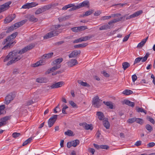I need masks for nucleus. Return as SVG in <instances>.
Segmentation results:
<instances>
[{
  "label": "nucleus",
  "mask_w": 155,
  "mask_h": 155,
  "mask_svg": "<svg viewBox=\"0 0 155 155\" xmlns=\"http://www.w3.org/2000/svg\"><path fill=\"white\" fill-rule=\"evenodd\" d=\"M147 119L153 124H154L155 121L154 119L151 117H148L147 118Z\"/></svg>",
  "instance_id": "nucleus-53"
},
{
  "label": "nucleus",
  "mask_w": 155,
  "mask_h": 155,
  "mask_svg": "<svg viewBox=\"0 0 155 155\" xmlns=\"http://www.w3.org/2000/svg\"><path fill=\"white\" fill-rule=\"evenodd\" d=\"M21 135V134L19 133L15 132L14 133L12 134V136L13 137L16 138Z\"/></svg>",
  "instance_id": "nucleus-50"
},
{
  "label": "nucleus",
  "mask_w": 155,
  "mask_h": 155,
  "mask_svg": "<svg viewBox=\"0 0 155 155\" xmlns=\"http://www.w3.org/2000/svg\"><path fill=\"white\" fill-rule=\"evenodd\" d=\"M78 82L79 84L83 86L87 87H90V85L88 84L87 82H84L81 80H78Z\"/></svg>",
  "instance_id": "nucleus-29"
},
{
  "label": "nucleus",
  "mask_w": 155,
  "mask_h": 155,
  "mask_svg": "<svg viewBox=\"0 0 155 155\" xmlns=\"http://www.w3.org/2000/svg\"><path fill=\"white\" fill-rule=\"evenodd\" d=\"M148 38V36H147L145 38L143 39L139 43L137 46V47L139 48H142L146 42L147 41Z\"/></svg>",
  "instance_id": "nucleus-23"
},
{
  "label": "nucleus",
  "mask_w": 155,
  "mask_h": 155,
  "mask_svg": "<svg viewBox=\"0 0 155 155\" xmlns=\"http://www.w3.org/2000/svg\"><path fill=\"white\" fill-rule=\"evenodd\" d=\"M36 81L40 83H46L48 81V80L46 78L40 77L36 79Z\"/></svg>",
  "instance_id": "nucleus-15"
},
{
  "label": "nucleus",
  "mask_w": 155,
  "mask_h": 155,
  "mask_svg": "<svg viewBox=\"0 0 155 155\" xmlns=\"http://www.w3.org/2000/svg\"><path fill=\"white\" fill-rule=\"evenodd\" d=\"M101 74H103V75L106 77H109V74L107 73L106 71H101Z\"/></svg>",
  "instance_id": "nucleus-62"
},
{
  "label": "nucleus",
  "mask_w": 155,
  "mask_h": 155,
  "mask_svg": "<svg viewBox=\"0 0 155 155\" xmlns=\"http://www.w3.org/2000/svg\"><path fill=\"white\" fill-rule=\"evenodd\" d=\"M110 28V26L108 24H107V25H104L101 26L100 28L99 29L100 30H107V29Z\"/></svg>",
  "instance_id": "nucleus-33"
},
{
  "label": "nucleus",
  "mask_w": 155,
  "mask_h": 155,
  "mask_svg": "<svg viewBox=\"0 0 155 155\" xmlns=\"http://www.w3.org/2000/svg\"><path fill=\"white\" fill-rule=\"evenodd\" d=\"M33 139V137H30L29 138H28V139L25 140L23 143L22 144L23 146H25L26 145H27L29 143H30L31 141Z\"/></svg>",
  "instance_id": "nucleus-36"
},
{
  "label": "nucleus",
  "mask_w": 155,
  "mask_h": 155,
  "mask_svg": "<svg viewBox=\"0 0 155 155\" xmlns=\"http://www.w3.org/2000/svg\"><path fill=\"white\" fill-rule=\"evenodd\" d=\"M100 99H99V97L98 96H97L95 97H94L92 101V104L94 105L95 104H96L97 102L100 101Z\"/></svg>",
  "instance_id": "nucleus-38"
},
{
  "label": "nucleus",
  "mask_w": 155,
  "mask_h": 155,
  "mask_svg": "<svg viewBox=\"0 0 155 155\" xmlns=\"http://www.w3.org/2000/svg\"><path fill=\"white\" fill-rule=\"evenodd\" d=\"M136 119L135 122L140 125L143 124L144 123L143 120L141 118H136Z\"/></svg>",
  "instance_id": "nucleus-40"
},
{
  "label": "nucleus",
  "mask_w": 155,
  "mask_h": 155,
  "mask_svg": "<svg viewBox=\"0 0 155 155\" xmlns=\"http://www.w3.org/2000/svg\"><path fill=\"white\" fill-rule=\"evenodd\" d=\"M71 30L72 31L76 32H79V28L78 27H75L71 28Z\"/></svg>",
  "instance_id": "nucleus-60"
},
{
  "label": "nucleus",
  "mask_w": 155,
  "mask_h": 155,
  "mask_svg": "<svg viewBox=\"0 0 155 155\" xmlns=\"http://www.w3.org/2000/svg\"><path fill=\"white\" fill-rule=\"evenodd\" d=\"M133 93V91L129 89H126L122 92V93L125 95H128L132 94Z\"/></svg>",
  "instance_id": "nucleus-35"
},
{
  "label": "nucleus",
  "mask_w": 155,
  "mask_h": 155,
  "mask_svg": "<svg viewBox=\"0 0 155 155\" xmlns=\"http://www.w3.org/2000/svg\"><path fill=\"white\" fill-rule=\"evenodd\" d=\"M123 104H125L128 106L133 107L134 106L135 104L134 102L130 101L128 99H125L122 102Z\"/></svg>",
  "instance_id": "nucleus-17"
},
{
  "label": "nucleus",
  "mask_w": 155,
  "mask_h": 155,
  "mask_svg": "<svg viewBox=\"0 0 155 155\" xmlns=\"http://www.w3.org/2000/svg\"><path fill=\"white\" fill-rule=\"evenodd\" d=\"M35 44H29V45H27L25 47L27 48L28 50H29L32 49L34 47H35Z\"/></svg>",
  "instance_id": "nucleus-47"
},
{
  "label": "nucleus",
  "mask_w": 155,
  "mask_h": 155,
  "mask_svg": "<svg viewBox=\"0 0 155 155\" xmlns=\"http://www.w3.org/2000/svg\"><path fill=\"white\" fill-rule=\"evenodd\" d=\"M10 119V116H6L2 118L1 119V121L4 125L6 124V121L9 120Z\"/></svg>",
  "instance_id": "nucleus-27"
},
{
  "label": "nucleus",
  "mask_w": 155,
  "mask_h": 155,
  "mask_svg": "<svg viewBox=\"0 0 155 155\" xmlns=\"http://www.w3.org/2000/svg\"><path fill=\"white\" fill-rule=\"evenodd\" d=\"M93 12V10H91L86 11L84 14H83L82 17H84L85 16H87L90 15Z\"/></svg>",
  "instance_id": "nucleus-42"
},
{
  "label": "nucleus",
  "mask_w": 155,
  "mask_h": 155,
  "mask_svg": "<svg viewBox=\"0 0 155 155\" xmlns=\"http://www.w3.org/2000/svg\"><path fill=\"white\" fill-rule=\"evenodd\" d=\"M150 55V54L149 52H147L143 57H138L136 58L134 62V65L139 63L141 60L142 62L145 61L147 60Z\"/></svg>",
  "instance_id": "nucleus-6"
},
{
  "label": "nucleus",
  "mask_w": 155,
  "mask_h": 155,
  "mask_svg": "<svg viewBox=\"0 0 155 155\" xmlns=\"http://www.w3.org/2000/svg\"><path fill=\"white\" fill-rule=\"evenodd\" d=\"M45 59H42V60H40L39 61L34 64L33 67H36L39 65L44 64L45 62Z\"/></svg>",
  "instance_id": "nucleus-21"
},
{
  "label": "nucleus",
  "mask_w": 155,
  "mask_h": 155,
  "mask_svg": "<svg viewBox=\"0 0 155 155\" xmlns=\"http://www.w3.org/2000/svg\"><path fill=\"white\" fill-rule=\"evenodd\" d=\"M103 125L107 129H108L110 127V124L108 121V119L106 118L103 120Z\"/></svg>",
  "instance_id": "nucleus-24"
},
{
  "label": "nucleus",
  "mask_w": 155,
  "mask_h": 155,
  "mask_svg": "<svg viewBox=\"0 0 155 155\" xmlns=\"http://www.w3.org/2000/svg\"><path fill=\"white\" fill-rule=\"evenodd\" d=\"M63 61V58H58L54 60L53 61V63L55 65H61L59 64Z\"/></svg>",
  "instance_id": "nucleus-28"
},
{
  "label": "nucleus",
  "mask_w": 155,
  "mask_h": 155,
  "mask_svg": "<svg viewBox=\"0 0 155 155\" xmlns=\"http://www.w3.org/2000/svg\"><path fill=\"white\" fill-rule=\"evenodd\" d=\"M85 41L84 37H82L77 39H75L74 40L73 42V43H77L79 42Z\"/></svg>",
  "instance_id": "nucleus-39"
},
{
  "label": "nucleus",
  "mask_w": 155,
  "mask_h": 155,
  "mask_svg": "<svg viewBox=\"0 0 155 155\" xmlns=\"http://www.w3.org/2000/svg\"><path fill=\"white\" fill-rule=\"evenodd\" d=\"M97 116L98 117V119L101 120H105L104 119V114L101 111H98L97 112L96 114Z\"/></svg>",
  "instance_id": "nucleus-25"
},
{
  "label": "nucleus",
  "mask_w": 155,
  "mask_h": 155,
  "mask_svg": "<svg viewBox=\"0 0 155 155\" xmlns=\"http://www.w3.org/2000/svg\"><path fill=\"white\" fill-rule=\"evenodd\" d=\"M69 16H66L65 17H60L58 18V19L59 21H65L67 19H68Z\"/></svg>",
  "instance_id": "nucleus-45"
},
{
  "label": "nucleus",
  "mask_w": 155,
  "mask_h": 155,
  "mask_svg": "<svg viewBox=\"0 0 155 155\" xmlns=\"http://www.w3.org/2000/svg\"><path fill=\"white\" fill-rule=\"evenodd\" d=\"M100 149H106L107 150L109 148V147L108 146L105 145H100Z\"/></svg>",
  "instance_id": "nucleus-57"
},
{
  "label": "nucleus",
  "mask_w": 155,
  "mask_h": 155,
  "mask_svg": "<svg viewBox=\"0 0 155 155\" xmlns=\"http://www.w3.org/2000/svg\"><path fill=\"white\" fill-rule=\"evenodd\" d=\"M54 53L53 52H51L48 54H45L43 55L41 57V59H47L51 58L53 56Z\"/></svg>",
  "instance_id": "nucleus-20"
},
{
  "label": "nucleus",
  "mask_w": 155,
  "mask_h": 155,
  "mask_svg": "<svg viewBox=\"0 0 155 155\" xmlns=\"http://www.w3.org/2000/svg\"><path fill=\"white\" fill-rule=\"evenodd\" d=\"M136 110L137 112H143L145 114H146V111L142 108L138 107L136 109Z\"/></svg>",
  "instance_id": "nucleus-43"
},
{
  "label": "nucleus",
  "mask_w": 155,
  "mask_h": 155,
  "mask_svg": "<svg viewBox=\"0 0 155 155\" xmlns=\"http://www.w3.org/2000/svg\"><path fill=\"white\" fill-rule=\"evenodd\" d=\"M15 97L14 94L12 93H10L7 95L5 98V101L4 103L7 105L8 104L10 103L11 101H12Z\"/></svg>",
  "instance_id": "nucleus-7"
},
{
  "label": "nucleus",
  "mask_w": 155,
  "mask_h": 155,
  "mask_svg": "<svg viewBox=\"0 0 155 155\" xmlns=\"http://www.w3.org/2000/svg\"><path fill=\"white\" fill-rule=\"evenodd\" d=\"M38 5V4L35 2H32L30 3H28L23 5L22 7V8L29 9L35 7Z\"/></svg>",
  "instance_id": "nucleus-10"
},
{
  "label": "nucleus",
  "mask_w": 155,
  "mask_h": 155,
  "mask_svg": "<svg viewBox=\"0 0 155 155\" xmlns=\"http://www.w3.org/2000/svg\"><path fill=\"white\" fill-rule=\"evenodd\" d=\"M103 103L106 105L109 108L112 109L113 108V106L112 103L110 101H107L106 102L105 101H103Z\"/></svg>",
  "instance_id": "nucleus-30"
},
{
  "label": "nucleus",
  "mask_w": 155,
  "mask_h": 155,
  "mask_svg": "<svg viewBox=\"0 0 155 155\" xmlns=\"http://www.w3.org/2000/svg\"><path fill=\"white\" fill-rule=\"evenodd\" d=\"M51 8V5H45L41 8L42 12H44Z\"/></svg>",
  "instance_id": "nucleus-34"
},
{
  "label": "nucleus",
  "mask_w": 155,
  "mask_h": 155,
  "mask_svg": "<svg viewBox=\"0 0 155 155\" xmlns=\"http://www.w3.org/2000/svg\"><path fill=\"white\" fill-rule=\"evenodd\" d=\"M58 116L57 115H54L49 119L48 121L49 127H51L53 125L57 119Z\"/></svg>",
  "instance_id": "nucleus-8"
},
{
  "label": "nucleus",
  "mask_w": 155,
  "mask_h": 155,
  "mask_svg": "<svg viewBox=\"0 0 155 155\" xmlns=\"http://www.w3.org/2000/svg\"><path fill=\"white\" fill-rule=\"evenodd\" d=\"M27 18H28V20L31 22H36L38 21V19L35 18L33 15H28Z\"/></svg>",
  "instance_id": "nucleus-18"
},
{
  "label": "nucleus",
  "mask_w": 155,
  "mask_h": 155,
  "mask_svg": "<svg viewBox=\"0 0 155 155\" xmlns=\"http://www.w3.org/2000/svg\"><path fill=\"white\" fill-rule=\"evenodd\" d=\"M73 132L71 130H68L67 131L64 132V134L69 136H71L73 135Z\"/></svg>",
  "instance_id": "nucleus-44"
},
{
  "label": "nucleus",
  "mask_w": 155,
  "mask_h": 155,
  "mask_svg": "<svg viewBox=\"0 0 155 155\" xmlns=\"http://www.w3.org/2000/svg\"><path fill=\"white\" fill-rule=\"evenodd\" d=\"M127 5V3L117 4V9L122 8Z\"/></svg>",
  "instance_id": "nucleus-48"
},
{
  "label": "nucleus",
  "mask_w": 155,
  "mask_h": 155,
  "mask_svg": "<svg viewBox=\"0 0 155 155\" xmlns=\"http://www.w3.org/2000/svg\"><path fill=\"white\" fill-rule=\"evenodd\" d=\"M18 34L17 32H15L9 36H8L2 42V44L5 45L6 43V45L2 49H5L9 47L10 48L15 45L16 42L15 41H13V40L16 37Z\"/></svg>",
  "instance_id": "nucleus-3"
},
{
  "label": "nucleus",
  "mask_w": 155,
  "mask_h": 155,
  "mask_svg": "<svg viewBox=\"0 0 155 155\" xmlns=\"http://www.w3.org/2000/svg\"><path fill=\"white\" fill-rule=\"evenodd\" d=\"M27 21V20L26 19L24 20L19 22V23L20 25L21 26L25 24Z\"/></svg>",
  "instance_id": "nucleus-64"
},
{
  "label": "nucleus",
  "mask_w": 155,
  "mask_h": 155,
  "mask_svg": "<svg viewBox=\"0 0 155 155\" xmlns=\"http://www.w3.org/2000/svg\"><path fill=\"white\" fill-rule=\"evenodd\" d=\"M94 107H96L98 108L100 107L101 105V103L100 102V101H98L96 104H94Z\"/></svg>",
  "instance_id": "nucleus-59"
},
{
  "label": "nucleus",
  "mask_w": 155,
  "mask_h": 155,
  "mask_svg": "<svg viewBox=\"0 0 155 155\" xmlns=\"http://www.w3.org/2000/svg\"><path fill=\"white\" fill-rule=\"evenodd\" d=\"M28 51L27 48L25 47L19 51L14 50L10 52L4 59V62H5L11 60L7 64V65H10L21 59L23 57L22 54Z\"/></svg>",
  "instance_id": "nucleus-2"
},
{
  "label": "nucleus",
  "mask_w": 155,
  "mask_h": 155,
  "mask_svg": "<svg viewBox=\"0 0 155 155\" xmlns=\"http://www.w3.org/2000/svg\"><path fill=\"white\" fill-rule=\"evenodd\" d=\"M122 68H123V69L124 70H126L127 68H129L130 66V64L127 62H123L122 64Z\"/></svg>",
  "instance_id": "nucleus-32"
},
{
  "label": "nucleus",
  "mask_w": 155,
  "mask_h": 155,
  "mask_svg": "<svg viewBox=\"0 0 155 155\" xmlns=\"http://www.w3.org/2000/svg\"><path fill=\"white\" fill-rule=\"evenodd\" d=\"M64 84V82L61 81L57 83H56L55 84H53L50 86V87L51 89L58 88L61 87Z\"/></svg>",
  "instance_id": "nucleus-14"
},
{
  "label": "nucleus",
  "mask_w": 155,
  "mask_h": 155,
  "mask_svg": "<svg viewBox=\"0 0 155 155\" xmlns=\"http://www.w3.org/2000/svg\"><path fill=\"white\" fill-rule=\"evenodd\" d=\"M88 5H89V2L87 1H85L81 3H80L77 5L78 9L81 7L85 6Z\"/></svg>",
  "instance_id": "nucleus-22"
},
{
  "label": "nucleus",
  "mask_w": 155,
  "mask_h": 155,
  "mask_svg": "<svg viewBox=\"0 0 155 155\" xmlns=\"http://www.w3.org/2000/svg\"><path fill=\"white\" fill-rule=\"evenodd\" d=\"M15 29V28H14L13 26H10L6 31V33H8L12 31H13Z\"/></svg>",
  "instance_id": "nucleus-52"
},
{
  "label": "nucleus",
  "mask_w": 155,
  "mask_h": 155,
  "mask_svg": "<svg viewBox=\"0 0 155 155\" xmlns=\"http://www.w3.org/2000/svg\"><path fill=\"white\" fill-rule=\"evenodd\" d=\"M5 105L4 104L0 106V115L2 114H5L6 112L5 110Z\"/></svg>",
  "instance_id": "nucleus-26"
},
{
  "label": "nucleus",
  "mask_w": 155,
  "mask_h": 155,
  "mask_svg": "<svg viewBox=\"0 0 155 155\" xmlns=\"http://www.w3.org/2000/svg\"><path fill=\"white\" fill-rule=\"evenodd\" d=\"M16 17V15L14 14L9 15L4 20V23H8L11 22Z\"/></svg>",
  "instance_id": "nucleus-9"
},
{
  "label": "nucleus",
  "mask_w": 155,
  "mask_h": 155,
  "mask_svg": "<svg viewBox=\"0 0 155 155\" xmlns=\"http://www.w3.org/2000/svg\"><path fill=\"white\" fill-rule=\"evenodd\" d=\"M42 12L41 8L38 9L35 12V14L36 15H38Z\"/></svg>",
  "instance_id": "nucleus-63"
},
{
  "label": "nucleus",
  "mask_w": 155,
  "mask_h": 155,
  "mask_svg": "<svg viewBox=\"0 0 155 155\" xmlns=\"http://www.w3.org/2000/svg\"><path fill=\"white\" fill-rule=\"evenodd\" d=\"M155 145V143L153 142H150L147 145L148 147H153Z\"/></svg>",
  "instance_id": "nucleus-61"
},
{
  "label": "nucleus",
  "mask_w": 155,
  "mask_h": 155,
  "mask_svg": "<svg viewBox=\"0 0 155 155\" xmlns=\"http://www.w3.org/2000/svg\"><path fill=\"white\" fill-rule=\"evenodd\" d=\"M81 53V51L80 50H74L69 55V58H74L77 56L80 55Z\"/></svg>",
  "instance_id": "nucleus-11"
},
{
  "label": "nucleus",
  "mask_w": 155,
  "mask_h": 155,
  "mask_svg": "<svg viewBox=\"0 0 155 155\" xmlns=\"http://www.w3.org/2000/svg\"><path fill=\"white\" fill-rule=\"evenodd\" d=\"M71 8L69 9V11H74L76 9H78V8L77 7V5H75L73 4V5L71 7Z\"/></svg>",
  "instance_id": "nucleus-55"
},
{
  "label": "nucleus",
  "mask_w": 155,
  "mask_h": 155,
  "mask_svg": "<svg viewBox=\"0 0 155 155\" xmlns=\"http://www.w3.org/2000/svg\"><path fill=\"white\" fill-rule=\"evenodd\" d=\"M54 29L53 30L47 33L44 36V39H47L51 38L58 35L59 32L57 30L61 27V25H54Z\"/></svg>",
  "instance_id": "nucleus-5"
},
{
  "label": "nucleus",
  "mask_w": 155,
  "mask_h": 155,
  "mask_svg": "<svg viewBox=\"0 0 155 155\" xmlns=\"http://www.w3.org/2000/svg\"><path fill=\"white\" fill-rule=\"evenodd\" d=\"M88 44L87 43H85L74 45V47L75 48H83L86 46Z\"/></svg>",
  "instance_id": "nucleus-31"
},
{
  "label": "nucleus",
  "mask_w": 155,
  "mask_h": 155,
  "mask_svg": "<svg viewBox=\"0 0 155 155\" xmlns=\"http://www.w3.org/2000/svg\"><path fill=\"white\" fill-rule=\"evenodd\" d=\"M79 125L80 126H82L86 130H92L93 129V126L91 124H89L86 123H80Z\"/></svg>",
  "instance_id": "nucleus-13"
},
{
  "label": "nucleus",
  "mask_w": 155,
  "mask_h": 155,
  "mask_svg": "<svg viewBox=\"0 0 155 155\" xmlns=\"http://www.w3.org/2000/svg\"><path fill=\"white\" fill-rule=\"evenodd\" d=\"M61 67V65H56L48 69V70L47 71V72L48 74H49L51 72H53L55 70L60 68Z\"/></svg>",
  "instance_id": "nucleus-19"
},
{
  "label": "nucleus",
  "mask_w": 155,
  "mask_h": 155,
  "mask_svg": "<svg viewBox=\"0 0 155 155\" xmlns=\"http://www.w3.org/2000/svg\"><path fill=\"white\" fill-rule=\"evenodd\" d=\"M69 67H72L78 63L77 60L75 59H71L69 61L66 63Z\"/></svg>",
  "instance_id": "nucleus-12"
},
{
  "label": "nucleus",
  "mask_w": 155,
  "mask_h": 155,
  "mask_svg": "<svg viewBox=\"0 0 155 155\" xmlns=\"http://www.w3.org/2000/svg\"><path fill=\"white\" fill-rule=\"evenodd\" d=\"M73 5V4H69L64 6L62 8V10H66L69 8H71Z\"/></svg>",
  "instance_id": "nucleus-46"
},
{
  "label": "nucleus",
  "mask_w": 155,
  "mask_h": 155,
  "mask_svg": "<svg viewBox=\"0 0 155 155\" xmlns=\"http://www.w3.org/2000/svg\"><path fill=\"white\" fill-rule=\"evenodd\" d=\"M130 34H131V33L126 36L124 38V39L123 40V41L125 42V41H127L130 36Z\"/></svg>",
  "instance_id": "nucleus-58"
},
{
  "label": "nucleus",
  "mask_w": 155,
  "mask_h": 155,
  "mask_svg": "<svg viewBox=\"0 0 155 155\" xmlns=\"http://www.w3.org/2000/svg\"><path fill=\"white\" fill-rule=\"evenodd\" d=\"M28 51L27 48L25 47L19 51L14 50L10 52L4 59V62H5L11 60L7 64V65H10L21 59L23 57L22 54Z\"/></svg>",
  "instance_id": "nucleus-1"
},
{
  "label": "nucleus",
  "mask_w": 155,
  "mask_h": 155,
  "mask_svg": "<svg viewBox=\"0 0 155 155\" xmlns=\"http://www.w3.org/2000/svg\"><path fill=\"white\" fill-rule=\"evenodd\" d=\"M143 12L142 10H140L128 16L124 15L123 16L120 17L121 15V14H117V22L120 21H124L125 19L127 20L137 17L141 14Z\"/></svg>",
  "instance_id": "nucleus-4"
},
{
  "label": "nucleus",
  "mask_w": 155,
  "mask_h": 155,
  "mask_svg": "<svg viewBox=\"0 0 155 155\" xmlns=\"http://www.w3.org/2000/svg\"><path fill=\"white\" fill-rule=\"evenodd\" d=\"M146 129L149 132H151L153 130L152 127L150 124H147L145 126Z\"/></svg>",
  "instance_id": "nucleus-41"
},
{
  "label": "nucleus",
  "mask_w": 155,
  "mask_h": 155,
  "mask_svg": "<svg viewBox=\"0 0 155 155\" xmlns=\"http://www.w3.org/2000/svg\"><path fill=\"white\" fill-rule=\"evenodd\" d=\"M136 117H133L129 118L127 120V122L130 124H132L135 122Z\"/></svg>",
  "instance_id": "nucleus-49"
},
{
  "label": "nucleus",
  "mask_w": 155,
  "mask_h": 155,
  "mask_svg": "<svg viewBox=\"0 0 155 155\" xmlns=\"http://www.w3.org/2000/svg\"><path fill=\"white\" fill-rule=\"evenodd\" d=\"M79 28V31H81L83 30H84L87 28L85 26H82L79 27H78Z\"/></svg>",
  "instance_id": "nucleus-54"
},
{
  "label": "nucleus",
  "mask_w": 155,
  "mask_h": 155,
  "mask_svg": "<svg viewBox=\"0 0 155 155\" xmlns=\"http://www.w3.org/2000/svg\"><path fill=\"white\" fill-rule=\"evenodd\" d=\"M13 26L14 28H15V29H16L17 28L21 26L19 22H17L13 25Z\"/></svg>",
  "instance_id": "nucleus-56"
},
{
  "label": "nucleus",
  "mask_w": 155,
  "mask_h": 155,
  "mask_svg": "<svg viewBox=\"0 0 155 155\" xmlns=\"http://www.w3.org/2000/svg\"><path fill=\"white\" fill-rule=\"evenodd\" d=\"M69 104L74 108H77L78 107L77 104L73 101H69Z\"/></svg>",
  "instance_id": "nucleus-51"
},
{
  "label": "nucleus",
  "mask_w": 155,
  "mask_h": 155,
  "mask_svg": "<svg viewBox=\"0 0 155 155\" xmlns=\"http://www.w3.org/2000/svg\"><path fill=\"white\" fill-rule=\"evenodd\" d=\"M12 2L10 1L8 2L5 3L0 5V9L1 11H4L6 10V8H8L9 7V5L11 4Z\"/></svg>",
  "instance_id": "nucleus-16"
},
{
  "label": "nucleus",
  "mask_w": 155,
  "mask_h": 155,
  "mask_svg": "<svg viewBox=\"0 0 155 155\" xmlns=\"http://www.w3.org/2000/svg\"><path fill=\"white\" fill-rule=\"evenodd\" d=\"M79 141L78 140H76L72 141V146L75 147L79 144Z\"/></svg>",
  "instance_id": "nucleus-37"
}]
</instances>
